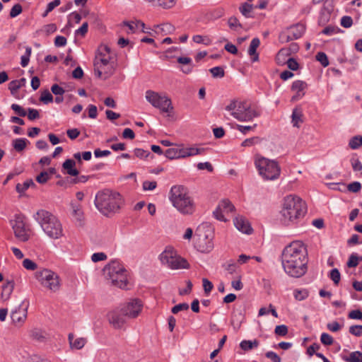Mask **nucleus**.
Returning a JSON list of instances; mask_svg holds the SVG:
<instances>
[{
    "label": "nucleus",
    "mask_w": 362,
    "mask_h": 362,
    "mask_svg": "<svg viewBox=\"0 0 362 362\" xmlns=\"http://www.w3.org/2000/svg\"><path fill=\"white\" fill-rule=\"evenodd\" d=\"M209 71L214 78H222L225 74L223 69L221 66L211 68Z\"/></svg>",
    "instance_id": "79ce46f5"
},
{
    "label": "nucleus",
    "mask_w": 362,
    "mask_h": 362,
    "mask_svg": "<svg viewBox=\"0 0 362 362\" xmlns=\"http://www.w3.org/2000/svg\"><path fill=\"white\" fill-rule=\"evenodd\" d=\"M165 156L170 160L179 159V148H170L167 149L165 152Z\"/></svg>",
    "instance_id": "c9c22d12"
},
{
    "label": "nucleus",
    "mask_w": 362,
    "mask_h": 362,
    "mask_svg": "<svg viewBox=\"0 0 362 362\" xmlns=\"http://www.w3.org/2000/svg\"><path fill=\"white\" fill-rule=\"evenodd\" d=\"M316 59L320 62L324 67L329 65L328 58L324 52H318L316 55Z\"/></svg>",
    "instance_id": "49530a36"
},
{
    "label": "nucleus",
    "mask_w": 362,
    "mask_h": 362,
    "mask_svg": "<svg viewBox=\"0 0 362 362\" xmlns=\"http://www.w3.org/2000/svg\"><path fill=\"white\" fill-rule=\"evenodd\" d=\"M40 100L45 104H48L53 101V96L48 90H45L41 93Z\"/></svg>",
    "instance_id": "58836bf2"
},
{
    "label": "nucleus",
    "mask_w": 362,
    "mask_h": 362,
    "mask_svg": "<svg viewBox=\"0 0 362 362\" xmlns=\"http://www.w3.org/2000/svg\"><path fill=\"white\" fill-rule=\"evenodd\" d=\"M169 199L173 206L183 214H192L194 211V204L186 187L174 185L169 193Z\"/></svg>",
    "instance_id": "39448f33"
},
{
    "label": "nucleus",
    "mask_w": 362,
    "mask_h": 362,
    "mask_svg": "<svg viewBox=\"0 0 362 362\" xmlns=\"http://www.w3.org/2000/svg\"><path fill=\"white\" fill-rule=\"evenodd\" d=\"M12 322L17 326L21 325L26 319L27 315L23 310H16L11 313Z\"/></svg>",
    "instance_id": "b1692460"
},
{
    "label": "nucleus",
    "mask_w": 362,
    "mask_h": 362,
    "mask_svg": "<svg viewBox=\"0 0 362 362\" xmlns=\"http://www.w3.org/2000/svg\"><path fill=\"white\" fill-rule=\"evenodd\" d=\"M154 28L156 33L164 35L170 34L175 30L174 26L168 23L156 25H154Z\"/></svg>",
    "instance_id": "cd10ccee"
},
{
    "label": "nucleus",
    "mask_w": 362,
    "mask_h": 362,
    "mask_svg": "<svg viewBox=\"0 0 362 362\" xmlns=\"http://www.w3.org/2000/svg\"><path fill=\"white\" fill-rule=\"evenodd\" d=\"M35 219L40 223L43 231L52 239H59L63 236L62 225L59 219L50 212L40 209L34 216Z\"/></svg>",
    "instance_id": "423d86ee"
},
{
    "label": "nucleus",
    "mask_w": 362,
    "mask_h": 362,
    "mask_svg": "<svg viewBox=\"0 0 362 362\" xmlns=\"http://www.w3.org/2000/svg\"><path fill=\"white\" fill-rule=\"evenodd\" d=\"M288 327L284 325H277L275 327L274 333L276 335L284 337L288 334Z\"/></svg>",
    "instance_id": "a18cd8bd"
},
{
    "label": "nucleus",
    "mask_w": 362,
    "mask_h": 362,
    "mask_svg": "<svg viewBox=\"0 0 362 362\" xmlns=\"http://www.w3.org/2000/svg\"><path fill=\"white\" fill-rule=\"evenodd\" d=\"M70 347L72 349H81L87 342V339L83 337L74 338V335L70 333L68 337Z\"/></svg>",
    "instance_id": "5701e85b"
},
{
    "label": "nucleus",
    "mask_w": 362,
    "mask_h": 362,
    "mask_svg": "<svg viewBox=\"0 0 362 362\" xmlns=\"http://www.w3.org/2000/svg\"><path fill=\"white\" fill-rule=\"evenodd\" d=\"M307 87V83L303 81L297 80L293 82L291 90L296 92V94L291 98V101L295 102L300 99L305 95L304 90Z\"/></svg>",
    "instance_id": "6ab92c4d"
},
{
    "label": "nucleus",
    "mask_w": 362,
    "mask_h": 362,
    "mask_svg": "<svg viewBox=\"0 0 362 362\" xmlns=\"http://www.w3.org/2000/svg\"><path fill=\"white\" fill-rule=\"evenodd\" d=\"M35 277L40 284L46 290L56 293L62 286V279L55 272L49 269H41L35 274Z\"/></svg>",
    "instance_id": "9d476101"
},
{
    "label": "nucleus",
    "mask_w": 362,
    "mask_h": 362,
    "mask_svg": "<svg viewBox=\"0 0 362 362\" xmlns=\"http://www.w3.org/2000/svg\"><path fill=\"white\" fill-rule=\"evenodd\" d=\"M22 6L20 4H15L11 9L10 17L15 18L22 13Z\"/></svg>",
    "instance_id": "8fccbe9b"
},
{
    "label": "nucleus",
    "mask_w": 362,
    "mask_h": 362,
    "mask_svg": "<svg viewBox=\"0 0 362 362\" xmlns=\"http://www.w3.org/2000/svg\"><path fill=\"white\" fill-rule=\"evenodd\" d=\"M255 165L259 175L264 180H276L280 177L281 169L275 160L257 155L255 158Z\"/></svg>",
    "instance_id": "1a4fd4ad"
},
{
    "label": "nucleus",
    "mask_w": 362,
    "mask_h": 362,
    "mask_svg": "<svg viewBox=\"0 0 362 362\" xmlns=\"http://www.w3.org/2000/svg\"><path fill=\"white\" fill-rule=\"evenodd\" d=\"M226 110L231 112V115L240 122H249L258 117V109L247 101L233 100L226 106Z\"/></svg>",
    "instance_id": "0eeeda50"
},
{
    "label": "nucleus",
    "mask_w": 362,
    "mask_h": 362,
    "mask_svg": "<svg viewBox=\"0 0 362 362\" xmlns=\"http://www.w3.org/2000/svg\"><path fill=\"white\" fill-rule=\"evenodd\" d=\"M228 24L230 28L234 30L242 28L241 24L235 17H230L228 21Z\"/></svg>",
    "instance_id": "37998d69"
},
{
    "label": "nucleus",
    "mask_w": 362,
    "mask_h": 362,
    "mask_svg": "<svg viewBox=\"0 0 362 362\" xmlns=\"http://www.w3.org/2000/svg\"><path fill=\"white\" fill-rule=\"evenodd\" d=\"M321 342L327 346L332 345L333 344V338L329 334L322 333L320 337Z\"/></svg>",
    "instance_id": "864d4df0"
},
{
    "label": "nucleus",
    "mask_w": 362,
    "mask_h": 362,
    "mask_svg": "<svg viewBox=\"0 0 362 362\" xmlns=\"http://www.w3.org/2000/svg\"><path fill=\"white\" fill-rule=\"evenodd\" d=\"M349 318L354 320H361L362 312L360 310H354L349 312L348 315Z\"/></svg>",
    "instance_id": "774afa93"
},
{
    "label": "nucleus",
    "mask_w": 362,
    "mask_h": 362,
    "mask_svg": "<svg viewBox=\"0 0 362 362\" xmlns=\"http://www.w3.org/2000/svg\"><path fill=\"white\" fill-rule=\"evenodd\" d=\"M330 278L334 281L335 285H338L340 281L341 275L337 269H333L331 270Z\"/></svg>",
    "instance_id": "5fc2aeb1"
},
{
    "label": "nucleus",
    "mask_w": 362,
    "mask_h": 362,
    "mask_svg": "<svg viewBox=\"0 0 362 362\" xmlns=\"http://www.w3.org/2000/svg\"><path fill=\"white\" fill-rule=\"evenodd\" d=\"M353 24V20L350 16H343L341 19V25L344 28H350Z\"/></svg>",
    "instance_id": "0e129e2a"
},
{
    "label": "nucleus",
    "mask_w": 362,
    "mask_h": 362,
    "mask_svg": "<svg viewBox=\"0 0 362 362\" xmlns=\"http://www.w3.org/2000/svg\"><path fill=\"white\" fill-rule=\"evenodd\" d=\"M189 309V305L187 303H180L173 307L171 312L173 314H177L180 311L187 310Z\"/></svg>",
    "instance_id": "de8ad7c7"
},
{
    "label": "nucleus",
    "mask_w": 362,
    "mask_h": 362,
    "mask_svg": "<svg viewBox=\"0 0 362 362\" xmlns=\"http://www.w3.org/2000/svg\"><path fill=\"white\" fill-rule=\"evenodd\" d=\"M57 30V25L54 23H50L45 25L43 27L42 31L47 35H49Z\"/></svg>",
    "instance_id": "13d9d810"
},
{
    "label": "nucleus",
    "mask_w": 362,
    "mask_h": 362,
    "mask_svg": "<svg viewBox=\"0 0 362 362\" xmlns=\"http://www.w3.org/2000/svg\"><path fill=\"white\" fill-rule=\"evenodd\" d=\"M11 109L21 117H25L27 115L26 111L18 104H13Z\"/></svg>",
    "instance_id": "052dcab7"
},
{
    "label": "nucleus",
    "mask_w": 362,
    "mask_h": 362,
    "mask_svg": "<svg viewBox=\"0 0 362 362\" xmlns=\"http://www.w3.org/2000/svg\"><path fill=\"white\" fill-rule=\"evenodd\" d=\"M298 49H299V47L297 45V43H292L290 45V47L288 48L281 49L276 55V59H277V60H279L281 57H283L284 56H288L291 52H297L298 51Z\"/></svg>",
    "instance_id": "c85d7f7f"
},
{
    "label": "nucleus",
    "mask_w": 362,
    "mask_h": 362,
    "mask_svg": "<svg viewBox=\"0 0 362 362\" xmlns=\"http://www.w3.org/2000/svg\"><path fill=\"white\" fill-rule=\"evenodd\" d=\"M157 182L156 181H145L143 182L144 190H153L156 188Z\"/></svg>",
    "instance_id": "69168bd1"
},
{
    "label": "nucleus",
    "mask_w": 362,
    "mask_h": 362,
    "mask_svg": "<svg viewBox=\"0 0 362 362\" xmlns=\"http://www.w3.org/2000/svg\"><path fill=\"white\" fill-rule=\"evenodd\" d=\"M346 361L347 362H362V353L360 351L351 352Z\"/></svg>",
    "instance_id": "ea45409f"
},
{
    "label": "nucleus",
    "mask_w": 362,
    "mask_h": 362,
    "mask_svg": "<svg viewBox=\"0 0 362 362\" xmlns=\"http://www.w3.org/2000/svg\"><path fill=\"white\" fill-rule=\"evenodd\" d=\"M225 269L230 274H233L236 272L238 266L237 264L233 261H230L224 266Z\"/></svg>",
    "instance_id": "603ef678"
},
{
    "label": "nucleus",
    "mask_w": 362,
    "mask_h": 362,
    "mask_svg": "<svg viewBox=\"0 0 362 362\" xmlns=\"http://www.w3.org/2000/svg\"><path fill=\"white\" fill-rule=\"evenodd\" d=\"M145 98L149 103L162 112L170 114L173 110L171 100L165 93L149 90L146 92Z\"/></svg>",
    "instance_id": "f8f14e48"
},
{
    "label": "nucleus",
    "mask_w": 362,
    "mask_h": 362,
    "mask_svg": "<svg viewBox=\"0 0 362 362\" xmlns=\"http://www.w3.org/2000/svg\"><path fill=\"white\" fill-rule=\"evenodd\" d=\"M23 266L25 269L34 271L37 268V264L30 259H25L23 261Z\"/></svg>",
    "instance_id": "c03bdc74"
},
{
    "label": "nucleus",
    "mask_w": 362,
    "mask_h": 362,
    "mask_svg": "<svg viewBox=\"0 0 362 362\" xmlns=\"http://www.w3.org/2000/svg\"><path fill=\"white\" fill-rule=\"evenodd\" d=\"M306 213L305 203L300 197L290 194L283 199L280 221L284 226L296 223Z\"/></svg>",
    "instance_id": "7ed1b4c3"
},
{
    "label": "nucleus",
    "mask_w": 362,
    "mask_h": 362,
    "mask_svg": "<svg viewBox=\"0 0 362 362\" xmlns=\"http://www.w3.org/2000/svg\"><path fill=\"white\" fill-rule=\"evenodd\" d=\"M16 238L22 242H26L30 239L31 231L25 227V224L20 216H16L11 223Z\"/></svg>",
    "instance_id": "4468645a"
},
{
    "label": "nucleus",
    "mask_w": 362,
    "mask_h": 362,
    "mask_svg": "<svg viewBox=\"0 0 362 362\" xmlns=\"http://www.w3.org/2000/svg\"><path fill=\"white\" fill-rule=\"evenodd\" d=\"M358 257L356 254H351L346 263L349 268L356 267L358 264Z\"/></svg>",
    "instance_id": "09e8293b"
},
{
    "label": "nucleus",
    "mask_w": 362,
    "mask_h": 362,
    "mask_svg": "<svg viewBox=\"0 0 362 362\" xmlns=\"http://www.w3.org/2000/svg\"><path fill=\"white\" fill-rule=\"evenodd\" d=\"M13 146L17 151H22L26 147V139H16L13 141Z\"/></svg>",
    "instance_id": "e433bc0d"
},
{
    "label": "nucleus",
    "mask_w": 362,
    "mask_h": 362,
    "mask_svg": "<svg viewBox=\"0 0 362 362\" xmlns=\"http://www.w3.org/2000/svg\"><path fill=\"white\" fill-rule=\"evenodd\" d=\"M26 80L24 78H22L19 80L12 81L8 84V89L10 90L11 94H14L20 88L24 86Z\"/></svg>",
    "instance_id": "c756f323"
},
{
    "label": "nucleus",
    "mask_w": 362,
    "mask_h": 362,
    "mask_svg": "<svg viewBox=\"0 0 362 362\" xmlns=\"http://www.w3.org/2000/svg\"><path fill=\"white\" fill-rule=\"evenodd\" d=\"M142 309L143 303L141 300L134 298L125 303L121 308V312L127 317L136 318L140 315Z\"/></svg>",
    "instance_id": "2eb2a0df"
},
{
    "label": "nucleus",
    "mask_w": 362,
    "mask_h": 362,
    "mask_svg": "<svg viewBox=\"0 0 362 362\" xmlns=\"http://www.w3.org/2000/svg\"><path fill=\"white\" fill-rule=\"evenodd\" d=\"M161 263L172 269H188L187 261L179 256L171 247H167L160 255Z\"/></svg>",
    "instance_id": "9b49d317"
},
{
    "label": "nucleus",
    "mask_w": 362,
    "mask_h": 362,
    "mask_svg": "<svg viewBox=\"0 0 362 362\" xmlns=\"http://www.w3.org/2000/svg\"><path fill=\"white\" fill-rule=\"evenodd\" d=\"M239 10L245 17L251 18V13L253 11V6L248 3H244L240 6Z\"/></svg>",
    "instance_id": "2f4dec72"
},
{
    "label": "nucleus",
    "mask_w": 362,
    "mask_h": 362,
    "mask_svg": "<svg viewBox=\"0 0 362 362\" xmlns=\"http://www.w3.org/2000/svg\"><path fill=\"white\" fill-rule=\"evenodd\" d=\"M179 146L180 158H185L187 157L200 155L204 152V148H199L193 146L184 147L183 145H180Z\"/></svg>",
    "instance_id": "aec40b11"
},
{
    "label": "nucleus",
    "mask_w": 362,
    "mask_h": 362,
    "mask_svg": "<svg viewBox=\"0 0 362 362\" xmlns=\"http://www.w3.org/2000/svg\"><path fill=\"white\" fill-rule=\"evenodd\" d=\"M351 163L354 171H360L362 170V163L358 158L353 157L351 159Z\"/></svg>",
    "instance_id": "bf43d9fd"
},
{
    "label": "nucleus",
    "mask_w": 362,
    "mask_h": 362,
    "mask_svg": "<svg viewBox=\"0 0 362 362\" xmlns=\"http://www.w3.org/2000/svg\"><path fill=\"white\" fill-rule=\"evenodd\" d=\"M339 28L334 26H327L323 29L322 33L325 35H332L339 32Z\"/></svg>",
    "instance_id": "4d7b16f0"
},
{
    "label": "nucleus",
    "mask_w": 362,
    "mask_h": 362,
    "mask_svg": "<svg viewBox=\"0 0 362 362\" xmlns=\"http://www.w3.org/2000/svg\"><path fill=\"white\" fill-rule=\"evenodd\" d=\"M281 262L285 272L290 276H303L308 269L307 250L303 243L294 241L286 246L282 252Z\"/></svg>",
    "instance_id": "f257e3e1"
},
{
    "label": "nucleus",
    "mask_w": 362,
    "mask_h": 362,
    "mask_svg": "<svg viewBox=\"0 0 362 362\" xmlns=\"http://www.w3.org/2000/svg\"><path fill=\"white\" fill-rule=\"evenodd\" d=\"M349 146L351 149H357L362 146V136H355L352 137L349 142Z\"/></svg>",
    "instance_id": "f704fd0d"
},
{
    "label": "nucleus",
    "mask_w": 362,
    "mask_h": 362,
    "mask_svg": "<svg viewBox=\"0 0 362 362\" xmlns=\"http://www.w3.org/2000/svg\"><path fill=\"white\" fill-rule=\"evenodd\" d=\"M349 332L356 336L361 337L362 336V325H353L349 327Z\"/></svg>",
    "instance_id": "3c124183"
},
{
    "label": "nucleus",
    "mask_w": 362,
    "mask_h": 362,
    "mask_svg": "<svg viewBox=\"0 0 362 362\" xmlns=\"http://www.w3.org/2000/svg\"><path fill=\"white\" fill-rule=\"evenodd\" d=\"M50 178V176L47 172H42L40 175L36 177V181L40 184H45Z\"/></svg>",
    "instance_id": "6e6d98bb"
},
{
    "label": "nucleus",
    "mask_w": 362,
    "mask_h": 362,
    "mask_svg": "<svg viewBox=\"0 0 362 362\" xmlns=\"http://www.w3.org/2000/svg\"><path fill=\"white\" fill-rule=\"evenodd\" d=\"M93 65L95 74L99 78L106 80L114 74L116 68L115 57L107 45L99 46Z\"/></svg>",
    "instance_id": "20e7f679"
},
{
    "label": "nucleus",
    "mask_w": 362,
    "mask_h": 362,
    "mask_svg": "<svg viewBox=\"0 0 362 362\" xmlns=\"http://www.w3.org/2000/svg\"><path fill=\"white\" fill-rule=\"evenodd\" d=\"M259 346V341L255 339L253 341L250 340H243L240 343V347L245 351H248L252 350L254 348H257Z\"/></svg>",
    "instance_id": "7c9ffc66"
},
{
    "label": "nucleus",
    "mask_w": 362,
    "mask_h": 362,
    "mask_svg": "<svg viewBox=\"0 0 362 362\" xmlns=\"http://www.w3.org/2000/svg\"><path fill=\"white\" fill-rule=\"evenodd\" d=\"M293 295L297 300H303L308 297V291L306 289L296 290Z\"/></svg>",
    "instance_id": "a19ab883"
},
{
    "label": "nucleus",
    "mask_w": 362,
    "mask_h": 362,
    "mask_svg": "<svg viewBox=\"0 0 362 362\" xmlns=\"http://www.w3.org/2000/svg\"><path fill=\"white\" fill-rule=\"evenodd\" d=\"M107 259V255L104 252H97L93 254L91 256V260L93 262H97L99 261H103Z\"/></svg>",
    "instance_id": "e2e57ef3"
},
{
    "label": "nucleus",
    "mask_w": 362,
    "mask_h": 362,
    "mask_svg": "<svg viewBox=\"0 0 362 362\" xmlns=\"http://www.w3.org/2000/svg\"><path fill=\"white\" fill-rule=\"evenodd\" d=\"M71 216L73 222L77 227H83L85 225V215L83 207L80 204L71 203Z\"/></svg>",
    "instance_id": "f3484780"
},
{
    "label": "nucleus",
    "mask_w": 362,
    "mask_h": 362,
    "mask_svg": "<svg viewBox=\"0 0 362 362\" xmlns=\"http://www.w3.org/2000/svg\"><path fill=\"white\" fill-rule=\"evenodd\" d=\"M303 115L301 108L296 107L293 110L291 122L293 127L298 128L300 126V124L303 122Z\"/></svg>",
    "instance_id": "a878e982"
},
{
    "label": "nucleus",
    "mask_w": 362,
    "mask_h": 362,
    "mask_svg": "<svg viewBox=\"0 0 362 362\" xmlns=\"http://www.w3.org/2000/svg\"><path fill=\"white\" fill-rule=\"evenodd\" d=\"M234 210L235 207L232 203L228 199H223L219 202L213 214L217 220L226 222L228 221L226 216Z\"/></svg>",
    "instance_id": "dca6fc26"
},
{
    "label": "nucleus",
    "mask_w": 362,
    "mask_h": 362,
    "mask_svg": "<svg viewBox=\"0 0 362 362\" xmlns=\"http://www.w3.org/2000/svg\"><path fill=\"white\" fill-rule=\"evenodd\" d=\"M32 185H35L33 180H28L23 183H18L16 187V191L19 193H23Z\"/></svg>",
    "instance_id": "72a5a7b5"
},
{
    "label": "nucleus",
    "mask_w": 362,
    "mask_h": 362,
    "mask_svg": "<svg viewBox=\"0 0 362 362\" xmlns=\"http://www.w3.org/2000/svg\"><path fill=\"white\" fill-rule=\"evenodd\" d=\"M123 25L128 27L131 33H135L139 27L137 26V21H124Z\"/></svg>",
    "instance_id": "680f3d73"
},
{
    "label": "nucleus",
    "mask_w": 362,
    "mask_h": 362,
    "mask_svg": "<svg viewBox=\"0 0 362 362\" xmlns=\"http://www.w3.org/2000/svg\"><path fill=\"white\" fill-rule=\"evenodd\" d=\"M30 337L37 341H42L45 339V332L38 329H33L30 331Z\"/></svg>",
    "instance_id": "473e14b6"
},
{
    "label": "nucleus",
    "mask_w": 362,
    "mask_h": 362,
    "mask_svg": "<svg viewBox=\"0 0 362 362\" xmlns=\"http://www.w3.org/2000/svg\"><path fill=\"white\" fill-rule=\"evenodd\" d=\"M94 204L103 215L109 217L120 211L124 206V199L119 192L105 189L96 193Z\"/></svg>",
    "instance_id": "f03ea898"
},
{
    "label": "nucleus",
    "mask_w": 362,
    "mask_h": 362,
    "mask_svg": "<svg viewBox=\"0 0 362 362\" xmlns=\"http://www.w3.org/2000/svg\"><path fill=\"white\" fill-rule=\"evenodd\" d=\"M124 317L121 310H112L107 314L108 321L115 329H120L124 326L126 322Z\"/></svg>",
    "instance_id": "a211bd4d"
},
{
    "label": "nucleus",
    "mask_w": 362,
    "mask_h": 362,
    "mask_svg": "<svg viewBox=\"0 0 362 362\" xmlns=\"http://www.w3.org/2000/svg\"><path fill=\"white\" fill-rule=\"evenodd\" d=\"M305 28L304 25L297 23L280 33L279 40L281 43H287L293 40L300 38L304 33Z\"/></svg>",
    "instance_id": "ddd939ff"
},
{
    "label": "nucleus",
    "mask_w": 362,
    "mask_h": 362,
    "mask_svg": "<svg viewBox=\"0 0 362 362\" xmlns=\"http://www.w3.org/2000/svg\"><path fill=\"white\" fill-rule=\"evenodd\" d=\"M195 247L202 252H209L213 248V243L207 238L199 236L195 240Z\"/></svg>",
    "instance_id": "412c9836"
},
{
    "label": "nucleus",
    "mask_w": 362,
    "mask_h": 362,
    "mask_svg": "<svg viewBox=\"0 0 362 362\" xmlns=\"http://www.w3.org/2000/svg\"><path fill=\"white\" fill-rule=\"evenodd\" d=\"M260 45V41L259 38L255 37L253 38L250 42L249 49H248V54L250 56L252 57V62H257L259 60V54L257 52V49Z\"/></svg>",
    "instance_id": "393cba45"
},
{
    "label": "nucleus",
    "mask_w": 362,
    "mask_h": 362,
    "mask_svg": "<svg viewBox=\"0 0 362 362\" xmlns=\"http://www.w3.org/2000/svg\"><path fill=\"white\" fill-rule=\"evenodd\" d=\"M262 141V139L259 136H254L250 139H247L242 142L241 146H252L255 144H259Z\"/></svg>",
    "instance_id": "4c0bfd02"
},
{
    "label": "nucleus",
    "mask_w": 362,
    "mask_h": 362,
    "mask_svg": "<svg viewBox=\"0 0 362 362\" xmlns=\"http://www.w3.org/2000/svg\"><path fill=\"white\" fill-rule=\"evenodd\" d=\"M134 155L139 158H147L150 155V152L141 148H136L134 150Z\"/></svg>",
    "instance_id": "338daca9"
},
{
    "label": "nucleus",
    "mask_w": 362,
    "mask_h": 362,
    "mask_svg": "<svg viewBox=\"0 0 362 362\" xmlns=\"http://www.w3.org/2000/svg\"><path fill=\"white\" fill-rule=\"evenodd\" d=\"M234 225L238 230L243 233L250 234L252 231L250 224L243 216H236L234 219Z\"/></svg>",
    "instance_id": "4be33fe9"
},
{
    "label": "nucleus",
    "mask_w": 362,
    "mask_h": 362,
    "mask_svg": "<svg viewBox=\"0 0 362 362\" xmlns=\"http://www.w3.org/2000/svg\"><path fill=\"white\" fill-rule=\"evenodd\" d=\"M75 165L76 162L72 159L66 160L62 165L66 173L71 176H76L78 175V170L75 168Z\"/></svg>",
    "instance_id": "bb28decb"
},
{
    "label": "nucleus",
    "mask_w": 362,
    "mask_h": 362,
    "mask_svg": "<svg viewBox=\"0 0 362 362\" xmlns=\"http://www.w3.org/2000/svg\"><path fill=\"white\" fill-rule=\"evenodd\" d=\"M104 275L110 284L119 288H127V271L117 260H112L103 269Z\"/></svg>",
    "instance_id": "6e6552de"
}]
</instances>
